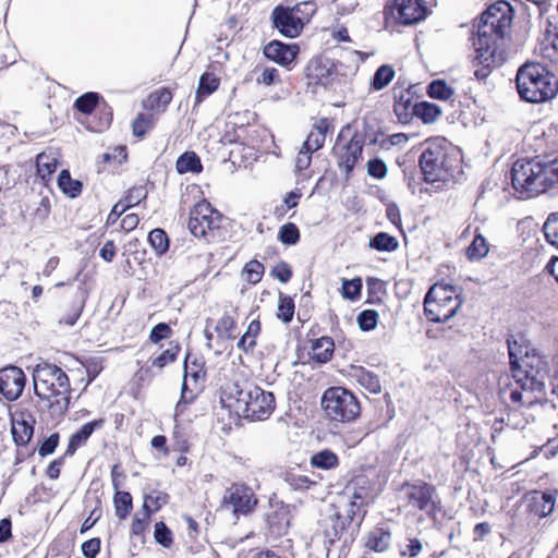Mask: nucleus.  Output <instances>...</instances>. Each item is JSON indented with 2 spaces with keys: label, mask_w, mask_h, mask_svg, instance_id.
I'll list each match as a JSON object with an SVG mask.
<instances>
[{
  "label": "nucleus",
  "mask_w": 558,
  "mask_h": 558,
  "mask_svg": "<svg viewBox=\"0 0 558 558\" xmlns=\"http://www.w3.org/2000/svg\"><path fill=\"white\" fill-rule=\"evenodd\" d=\"M349 132V128L341 130L333 146L337 165L347 175L352 172L356 161L361 158L364 146L363 135L354 133L347 138Z\"/></svg>",
  "instance_id": "nucleus-10"
},
{
  "label": "nucleus",
  "mask_w": 558,
  "mask_h": 558,
  "mask_svg": "<svg viewBox=\"0 0 558 558\" xmlns=\"http://www.w3.org/2000/svg\"><path fill=\"white\" fill-rule=\"evenodd\" d=\"M355 501H350L344 513L331 510V513L324 520V533L329 542H335L351 523L355 514Z\"/></svg>",
  "instance_id": "nucleus-17"
},
{
  "label": "nucleus",
  "mask_w": 558,
  "mask_h": 558,
  "mask_svg": "<svg viewBox=\"0 0 558 558\" xmlns=\"http://www.w3.org/2000/svg\"><path fill=\"white\" fill-rule=\"evenodd\" d=\"M310 462L313 468L332 470L339 465V458L333 451L324 449L312 454Z\"/></svg>",
  "instance_id": "nucleus-27"
},
{
  "label": "nucleus",
  "mask_w": 558,
  "mask_h": 558,
  "mask_svg": "<svg viewBox=\"0 0 558 558\" xmlns=\"http://www.w3.org/2000/svg\"><path fill=\"white\" fill-rule=\"evenodd\" d=\"M547 161L519 159L511 168V182L520 198H530L550 191Z\"/></svg>",
  "instance_id": "nucleus-7"
},
{
  "label": "nucleus",
  "mask_w": 558,
  "mask_h": 558,
  "mask_svg": "<svg viewBox=\"0 0 558 558\" xmlns=\"http://www.w3.org/2000/svg\"><path fill=\"white\" fill-rule=\"evenodd\" d=\"M317 7L313 1H303L294 7H290V11H293V14L301 20V24L304 26L306 22L314 15Z\"/></svg>",
  "instance_id": "nucleus-45"
},
{
  "label": "nucleus",
  "mask_w": 558,
  "mask_h": 558,
  "mask_svg": "<svg viewBox=\"0 0 558 558\" xmlns=\"http://www.w3.org/2000/svg\"><path fill=\"white\" fill-rule=\"evenodd\" d=\"M357 323L363 331L373 330L378 323V313L374 310H365L359 314Z\"/></svg>",
  "instance_id": "nucleus-48"
},
{
  "label": "nucleus",
  "mask_w": 558,
  "mask_h": 558,
  "mask_svg": "<svg viewBox=\"0 0 558 558\" xmlns=\"http://www.w3.org/2000/svg\"><path fill=\"white\" fill-rule=\"evenodd\" d=\"M34 390L41 410L61 417L70 404V381L62 368L49 363L38 364L33 372Z\"/></svg>",
  "instance_id": "nucleus-2"
},
{
  "label": "nucleus",
  "mask_w": 558,
  "mask_h": 558,
  "mask_svg": "<svg viewBox=\"0 0 558 558\" xmlns=\"http://www.w3.org/2000/svg\"><path fill=\"white\" fill-rule=\"evenodd\" d=\"M277 77H278L277 69L265 68V69H263L260 75L257 77V83L269 86L272 83H275Z\"/></svg>",
  "instance_id": "nucleus-62"
},
{
  "label": "nucleus",
  "mask_w": 558,
  "mask_h": 558,
  "mask_svg": "<svg viewBox=\"0 0 558 558\" xmlns=\"http://www.w3.org/2000/svg\"><path fill=\"white\" fill-rule=\"evenodd\" d=\"M388 173L387 165L380 158H374L367 162V174L372 178L381 180Z\"/></svg>",
  "instance_id": "nucleus-51"
},
{
  "label": "nucleus",
  "mask_w": 558,
  "mask_h": 558,
  "mask_svg": "<svg viewBox=\"0 0 558 558\" xmlns=\"http://www.w3.org/2000/svg\"><path fill=\"white\" fill-rule=\"evenodd\" d=\"M98 101V94L86 93L80 96L74 104V107L82 113L89 114L95 109Z\"/></svg>",
  "instance_id": "nucleus-46"
},
{
  "label": "nucleus",
  "mask_w": 558,
  "mask_h": 558,
  "mask_svg": "<svg viewBox=\"0 0 558 558\" xmlns=\"http://www.w3.org/2000/svg\"><path fill=\"white\" fill-rule=\"evenodd\" d=\"M322 407L326 416L338 423H351L361 412L356 397L342 387L328 388L323 395Z\"/></svg>",
  "instance_id": "nucleus-9"
},
{
  "label": "nucleus",
  "mask_w": 558,
  "mask_h": 558,
  "mask_svg": "<svg viewBox=\"0 0 558 558\" xmlns=\"http://www.w3.org/2000/svg\"><path fill=\"white\" fill-rule=\"evenodd\" d=\"M222 402L232 409L239 416L252 421H264L275 410V396L265 391L257 385L243 381L228 384L223 390Z\"/></svg>",
  "instance_id": "nucleus-3"
},
{
  "label": "nucleus",
  "mask_w": 558,
  "mask_h": 558,
  "mask_svg": "<svg viewBox=\"0 0 558 558\" xmlns=\"http://www.w3.org/2000/svg\"><path fill=\"white\" fill-rule=\"evenodd\" d=\"M33 422V420H26L23 414L21 418L12 420V437L17 446H24L31 440L34 433Z\"/></svg>",
  "instance_id": "nucleus-23"
},
{
  "label": "nucleus",
  "mask_w": 558,
  "mask_h": 558,
  "mask_svg": "<svg viewBox=\"0 0 558 558\" xmlns=\"http://www.w3.org/2000/svg\"><path fill=\"white\" fill-rule=\"evenodd\" d=\"M219 84L220 81L214 73L205 72L199 78L195 96L196 104H201L205 97L216 92Z\"/></svg>",
  "instance_id": "nucleus-26"
},
{
  "label": "nucleus",
  "mask_w": 558,
  "mask_h": 558,
  "mask_svg": "<svg viewBox=\"0 0 558 558\" xmlns=\"http://www.w3.org/2000/svg\"><path fill=\"white\" fill-rule=\"evenodd\" d=\"M105 421L102 418L95 420L88 423H85L77 432H75L68 444V448L65 450L66 456H73L74 452L84 446L92 434L102 427Z\"/></svg>",
  "instance_id": "nucleus-20"
},
{
  "label": "nucleus",
  "mask_w": 558,
  "mask_h": 558,
  "mask_svg": "<svg viewBox=\"0 0 558 558\" xmlns=\"http://www.w3.org/2000/svg\"><path fill=\"white\" fill-rule=\"evenodd\" d=\"M294 315V302L293 300L286 295L280 293L279 295V303H278V318L281 319L284 323H290Z\"/></svg>",
  "instance_id": "nucleus-44"
},
{
  "label": "nucleus",
  "mask_w": 558,
  "mask_h": 558,
  "mask_svg": "<svg viewBox=\"0 0 558 558\" xmlns=\"http://www.w3.org/2000/svg\"><path fill=\"white\" fill-rule=\"evenodd\" d=\"M517 90L520 99L541 104L553 99L558 93V80L541 63H525L517 73Z\"/></svg>",
  "instance_id": "nucleus-6"
},
{
  "label": "nucleus",
  "mask_w": 558,
  "mask_h": 558,
  "mask_svg": "<svg viewBox=\"0 0 558 558\" xmlns=\"http://www.w3.org/2000/svg\"><path fill=\"white\" fill-rule=\"evenodd\" d=\"M555 496L549 492H532L525 497L526 510L538 518L549 515L555 508Z\"/></svg>",
  "instance_id": "nucleus-19"
},
{
  "label": "nucleus",
  "mask_w": 558,
  "mask_h": 558,
  "mask_svg": "<svg viewBox=\"0 0 558 558\" xmlns=\"http://www.w3.org/2000/svg\"><path fill=\"white\" fill-rule=\"evenodd\" d=\"M547 242L558 247V213L549 215L543 227Z\"/></svg>",
  "instance_id": "nucleus-43"
},
{
  "label": "nucleus",
  "mask_w": 558,
  "mask_h": 558,
  "mask_svg": "<svg viewBox=\"0 0 558 558\" xmlns=\"http://www.w3.org/2000/svg\"><path fill=\"white\" fill-rule=\"evenodd\" d=\"M308 76L311 78L317 80V82L326 85L328 83V77L330 76V72L328 69L322 66L318 63L312 64L310 66Z\"/></svg>",
  "instance_id": "nucleus-56"
},
{
  "label": "nucleus",
  "mask_w": 558,
  "mask_h": 558,
  "mask_svg": "<svg viewBox=\"0 0 558 558\" xmlns=\"http://www.w3.org/2000/svg\"><path fill=\"white\" fill-rule=\"evenodd\" d=\"M335 351L332 338L324 336L313 341L311 347V357L317 363L324 364L331 360Z\"/></svg>",
  "instance_id": "nucleus-22"
},
{
  "label": "nucleus",
  "mask_w": 558,
  "mask_h": 558,
  "mask_svg": "<svg viewBox=\"0 0 558 558\" xmlns=\"http://www.w3.org/2000/svg\"><path fill=\"white\" fill-rule=\"evenodd\" d=\"M154 537L158 544L166 548H169L173 543L172 533L162 521L155 524Z\"/></svg>",
  "instance_id": "nucleus-47"
},
{
  "label": "nucleus",
  "mask_w": 558,
  "mask_h": 558,
  "mask_svg": "<svg viewBox=\"0 0 558 558\" xmlns=\"http://www.w3.org/2000/svg\"><path fill=\"white\" fill-rule=\"evenodd\" d=\"M513 20V9L507 1L492 4L481 16L476 37L473 39L475 60L483 65L475 71L484 78L489 69L501 65L507 59V49Z\"/></svg>",
  "instance_id": "nucleus-1"
},
{
  "label": "nucleus",
  "mask_w": 558,
  "mask_h": 558,
  "mask_svg": "<svg viewBox=\"0 0 558 558\" xmlns=\"http://www.w3.org/2000/svg\"><path fill=\"white\" fill-rule=\"evenodd\" d=\"M395 71L390 65H381L379 66L372 81V86L375 90H380L385 88L393 78Z\"/></svg>",
  "instance_id": "nucleus-37"
},
{
  "label": "nucleus",
  "mask_w": 558,
  "mask_h": 558,
  "mask_svg": "<svg viewBox=\"0 0 558 558\" xmlns=\"http://www.w3.org/2000/svg\"><path fill=\"white\" fill-rule=\"evenodd\" d=\"M82 307H83L82 304H76V305L72 306L70 308L69 313L66 314V316L61 317L59 319V324H64L66 326H73L76 323V320L78 319V317L81 316Z\"/></svg>",
  "instance_id": "nucleus-61"
},
{
  "label": "nucleus",
  "mask_w": 558,
  "mask_h": 558,
  "mask_svg": "<svg viewBox=\"0 0 558 558\" xmlns=\"http://www.w3.org/2000/svg\"><path fill=\"white\" fill-rule=\"evenodd\" d=\"M415 113L425 123H432L440 116L441 110L437 105L424 101L415 106Z\"/></svg>",
  "instance_id": "nucleus-39"
},
{
  "label": "nucleus",
  "mask_w": 558,
  "mask_h": 558,
  "mask_svg": "<svg viewBox=\"0 0 558 558\" xmlns=\"http://www.w3.org/2000/svg\"><path fill=\"white\" fill-rule=\"evenodd\" d=\"M488 253V244L482 234H476L466 250L470 259H481Z\"/></svg>",
  "instance_id": "nucleus-38"
},
{
  "label": "nucleus",
  "mask_w": 558,
  "mask_h": 558,
  "mask_svg": "<svg viewBox=\"0 0 558 558\" xmlns=\"http://www.w3.org/2000/svg\"><path fill=\"white\" fill-rule=\"evenodd\" d=\"M353 378L371 393H379L381 386L379 378L376 374L363 367H357L352 373Z\"/></svg>",
  "instance_id": "nucleus-25"
},
{
  "label": "nucleus",
  "mask_w": 558,
  "mask_h": 558,
  "mask_svg": "<svg viewBox=\"0 0 558 558\" xmlns=\"http://www.w3.org/2000/svg\"><path fill=\"white\" fill-rule=\"evenodd\" d=\"M272 272L275 277L283 283L288 282L292 276L291 268L287 263H281L277 265L274 268Z\"/></svg>",
  "instance_id": "nucleus-64"
},
{
  "label": "nucleus",
  "mask_w": 558,
  "mask_h": 558,
  "mask_svg": "<svg viewBox=\"0 0 558 558\" xmlns=\"http://www.w3.org/2000/svg\"><path fill=\"white\" fill-rule=\"evenodd\" d=\"M264 270V265L260 262L253 259L245 264L242 277L248 283L256 284L262 280Z\"/></svg>",
  "instance_id": "nucleus-35"
},
{
  "label": "nucleus",
  "mask_w": 558,
  "mask_h": 558,
  "mask_svg": "<svg viewBox=\"0 0 558 558\" xmlns=\"http://www.w3.org/2000/svg\"><path fill=\"white\" fill-rule=\"evenodd\" d=\"M171 100L172 93L168 88H161L148 97L150 108L159 112H163Z\"/></svg>",
  "instance_id": "nucleus-36"
},
{
  "label": "nucleus",
  "mask_w": 558,
  "mask_h": 558,
  "mask_svg": "<svg viewBox=\"0 0 558 558\" xmlns=\"http://www.w3.org/2000/svg\"><path fill=\"white\" fill-rule=\"evenodd\" d=\"M258 499L253 488L243 482L232 483L221 500V508L230 510L233 515H247L257 506Z\"/></svg>",
  "instance_id": "nucleus-11"
},
{
  "label": "nucleus",
  "mask_w": 558,
  "mask_h": 558,
  "mask_svg": "<svg viewBox=\"0 0 558 558\" xmlns=\"http://www.w3.org/2000/svg\"><path fill=\"white\" fill-rule=\"evenodd\" d=\"M390 541L391 534L388 531L376 529L369 533L366 546L376 553H383L389 547Z\"/></svg>",
  "instance_id": "nucleus-29"
},
{
  "label": "nucleus",
  "mask_w": 558,
  "mask_h": 558,
  "mask_svg": "<svg viewBox=\"0 0 558 558\" xmlns=\"http://www.w3.org/2000/svg\"><path fill=\"white\" fill-rule=\"evenodd\" d=\"M263 52L267 59L282 66H288L295 60L299 47L295 44L272 40L264 47Z\"/></svg>",
  "instance_id": "nucleus-18"
},
{
  "label": "nucleus",
  "mask_w": 558,
  "mask_h": 558,
  "mask_svg": "<svg viewBox=\"0 0 558 558\" xmlns=\"http://www.w3.org/2000/svg\"><path fill=\"white\" fill-rule=\"evenodd\" d=\"M330 123L327 119H320L311 130L306 141L303 143V148L307 151H316L324 146L326 134L329 130Z\"/></svg>",
  "instance_id": "nucleus-21"
},
{
  "label": "nucleus",
  "mask_w": 558,
  "mask_h": 558,
  "mask_svg": "<svg viewBox=\"0 0 558 558\" xmlns=\"http://www.w3.org/2000/svg\"><path fill=\"white\" fill-rule=\"evenodd\" d=\"M149 244L157 255L165 254L169 248V238L162 229H154L148 235Z\"/></svg>",
  "instance_id": "nucleus-34"
},
{
  "label": "nucleus",
  "mask_w": 558,
  "mask_h": 558,
  "mask_svg": "<svg viewBox=\"0 0 558 558\" xmlns=\"http://www.w3.org/2000/svg\"><path fill=\"white\" fill-rule=\"evenodd\" d=\"M271 20L274 27L288 38L298 37L304 27L300 17L295 16L293 11H290V7L277 5L271 12Z\"/></svg>",
  "instance_id": "nucleus-16"
},
{
  "label": "nucleus",
  "mask_w": 558,
  "mask_h": 558,
  "mask_svg": "<svg viewBox=\"0 0 558 558\" xmlns=\"http://www.w3.org/2000/svg\"><path fill=\"white\" fill-rule=\"evenodd\" d=\"M147 192L143 186H136L131 189L122 201L123 204L131 208L140 204L144 198H146Z\"/></svg>",
  "instance_id": "nucleus-53"
},
{
  "label": "nucleus",
  "mask_w": 558,
  "mask_h": 558,
  "mask_svg": "<svg viewBox=\"0 0 558 558\" xmlns=\"http://www.w3.org/2000/svg\"><path fill=\"white\" fill-rule=\"evenodd\" d=\"M501 423H505L508 427L513 429H522L525 427L527 421L520 410L513 409L507 413L506 417L501 418Z\"/></svg>",
  "instance_id": "nucleus-50"
},
{
  "label": "nucleus",
  "mask_w": 558,
  "mask_h": 558,
  "mask_svg": "<svg viewBox=\"0 0 558 558\" xmlns=\"http://www.w3.org/2000/svg\"><path fill=\"white\" fill-rule=\"evenodd\" d=\"M259 333H260V323L258 319H253L248 324L244 335L239 340L238 348L244 352L252 351L256 345V338L258 337Z\"/></svg>",
  "instance_id": "nucleus-30"
},
{
  "label": "nucleus",
  "mask_w": 558,
  "mask_h": 558,
  "mask_svg": "<svg viewBox=\"0 0 558 558\" xmlns=\"http://www.w3.org/2000/svg\"><path fill=\"white\" fill-rule=\"evenodd\" d=\"M427 93L432 98L448 100L452 95V88L445 81H433L427 88Z\"/></svg>",
  "instance_id": "nucleus-42"
},
{
  "label": "nucleus",
  "mask_w": 558,
  "mask_h": 558,
  "mask_svg": "<svg viewBox=\"0 0 558 558\" xmlns=\"http://www.w3.org/2000/svg\"><path fill=\"white\" fill-rule=\"evenodd\" d=\"M371 247L381 252H392L398 247V241L395 236L379 232L371 240Z\"/></svg>",
  "instance_id": "nucleus-33"
},
{
  "label": "nucleus",
  "mask_w": 558,
  "mask_h": 558,
  "mask_svg": "<svg viewBox=\"0 0 558 558\" xmlns=\"http://www.w3.org/2000/svg\"><path fill=\"white\" fill-rule=\"evenodd\" d=\"M179 173H199L203 169L199 157L194 151H185L182 154L175 163Z\"/></svg>",
  "instance_id": "nucleus-28"
},
{
  "label": "nucleus",
  "mask_w": 558,
  "mask_h": 558,
  "mask_svg": "<svg viewBox=\"0 0 558 558\" xmlns=\"http://www.w3.org/2000/svg\"><path fill=\"white\" fill-rule=\"evenodd\" d=\"M547 174L550 190L558 191V156L547 161Z\"/></svg>",
  "instance_id": "nucleus-58"
},
{
  "label": "nucleus",
  "mask_w": 558,
  "mask_h": 558,
  "mask_svg": "<svg viewBox=\"0 0 558 558\" xmlns=\"http://www.w3.org/2000/svg\"><path fill=\"white\" fill-rule=\"evenodd\" d=\"M58 158L51 151H43L36 158L37 173L44 182H48L56 171Z\"/></svg>",
  "instance_id": "nucleus-24"
},
{
  "label": "nucleus",
  "mask_w": 558,
  "mask_h": 558,
  "mask_svg": "<svg viewBox=\"0 0 558 558\" xmlns=\"http://www.w3.org/2000/svg\"><path fill=\"white\" fill-rule=\"evenodd\" d=\"M59 442V435L57 433L50 435L40 446L39 454L41 457L48 456L54 451Z\"/></svg>",
  "instance_id": "nucleus-60"
},
{
  "label": "nucleus",
  "mask_w": 558,
  "mask_h": 558,
  "mask_svg": "<svg viewBox=\"0 0 558 558\" xmlns=\"http://www.w3.org/2000/svg\"><path fill=\"white\" fill-rule=\"evenodd\" d=\"M400 492L407 500V506L432 514L437 510L436 489L427 483H404Z\"/></svg>",
  "instance_id": "nucleus-12"
},
{
  "label": "nucleus",
  "mask_w": 558,
  "mask_h": 558,
  "mask_svg": "<svg viewBox=\"0 0 558 558\" xmlns=\"http://www.w3.org/2000/svg\"><path fill=\"white\" fill-rule=\"evenodd\" d=\"M180 352V345L178 343H170V347L161 352L158 356L151 360V365L159 369H162L169 363L175 361L178 354Z\"/></svg>",
  "instance_id": "nucleus-41"
},
{
  "label": "nucleus",
  "mask_w": 558,
  "mask_h": 558,
  "mask_svg": "<svg viewBox=\"0 0 558 558\" xmlns=\"http://www.w3.org/2000/svg\"><path fill=\"white\" fill-rule=\"evenodd\" d=\"M58 186L71 198L78 196L82 192V183L71 178L69 170H62L58 177Z\"/></svg>",
  "instance_id": "nucleus-31"
},
{
  "label": "nucleus",
  "mask_w": 558,
  "mask_h": 558,
  "mask_svg": "<svg viewBox=\"0 0 558 558\" xmlns=\"http://www.w3.org/2000/svg\"><path fill=\"white\" fill-rule=\"evenodd\" d=\"M155 117L151 113H140L133 121V134L137 137H143L149 129L155 124Z\"/></svg>",
  "instance_id": "nucleus-40"
},
{
  "label": "nucleus",
  "mask_w": 558,
  "mask_h": 558,
  "mask_svg": "<svg viewBox=\"0 0 558 558\" xmlns=\"http://www.w3.org/2000/svg\"><path fill=\"white\" fill-rule=\"evenodd\" d=\"M361 279L344 280L342 283V294L349 300L357 299L361 294Z\"/></svg>",
  "instance_id": "nucleus-54"
},
{
  "label": "nucleus",
  "mask_w": 558,
  "mask_h": 558,
  "mask_svg": "<svg viewBox=\"0 0 558 558\" xmlns=\"http://www.w3.org/2000/svg\"><path fill=\"white\" fill-rule=\"evenodd\" d=\"M312 154H313V151H307L306 148L302 147L300 149L298 157H296V161H295V170L298 172H302L311 166V162H312L311 155Z\"/></svg>",
  "instance_id": "nucleus-59"
},
{
  "label": "nucleus",
  "mask_w": 558,
  "mask_h": 558,
  "mask_svg": "<svg viewBox=\"0 0 558 558\" xmlns=\"http://www.w3.org/2000/svg\"><path fill=\"white\" fill-rule=\"evenodd\" d=\"M235 326L234 319L228 315L225 314L220 317V319L217 322L215 326V331L218 333L221 338H228L231 336V331Z\"/></svg>",
  "instance_id": "nucleus-52"
},
{
  "label": "nucleus",
  "mask_w": 558,
  "mask_h": 558,
  "mask_svg": "<svg viewBox=\"0 0 558 558\" xmlns=\"http://www.w3.org/2000/svg\"><path fill=\"white\" fill-rule=\"evenodd\" d=\"M26 376L17 366H5L0 368V395L7 401L17 400L25 388Z\"/></svg>",
  "instance_id": "nucleus-15"
},
{
  "label": "nucleus",
  "mask_w": 558,
  "mask_h": 558,
  "mask_svg": "<svg viewBox=\"0 0 558 558\" xmlns=\"http://www.w3.org/2000/svg\"><path fill=\"white\" fill-rule=\"evenodd\" d=\"M101 542L94 537L82 544V553L86 558H95L100 551Z\"/></svg>",
  "instance_id": "nucleus-57"
},
{
  "label": "nucleus",
  "mask_w": 558,
  "mask_h": 558,
  "mask_svg": "<svg viewBox=\"0 0 558 558\" xmlns=\"http://www.w3.org/2000/svg\"><path fill=\"white\" fill-rule=\"evenodd\" d=\"M113 504L117 517L120 520H123L132 510V496L128 492H120L117 489L116 495L113 497Z\"/></svg>",
  "instance_id": "nucleus-32"
},
{
  "label": "nucleus",
  "mask_w": 558,
  "mask_h": 558,
  "mask_svg": "<svg viewBox=\"0 0 558 558\" xmlns=\"http://www.w3.org/2000/svg\"><path fill=\"white\" fill-rule=\"evenodd\" d=\"M171 333L172 330L168 324L159 323L150 330L149 339L151 342L158 343L163 339H168Z\"/></svg>",
  "instance_id": "nucleus-55"
},
{
  "label": "nucleus",
  "mask_w": 558,
  "mask_h": 558,
  "mask_svg": "<svg viewBox=\"0 0 558 558\" xmlns=\"http://www.w3.org/2000/svg\"><path fill=\"white\" fill-rule=\"evenodd\" d=\"M385 14L396 23L408 26L424 20L427 9L424 0H393L385 9Z\"/></svg>",
  "instance_id": "nucleus-13"
},
{
  "label": "nucleus",
  "mask_w": 558,
  "mask_h": 558,
  "mask_svg": "<svg viewBox=\"0 0 558 558\" xmlns=\"http://www.w3.org/2000/svg\"><path fill=\"white\" fill-rule=\"evenodd\" d=\"M461 304L462 300L454 287L436 283L425 296L424 313L429 322L446 323L458 313Z\"/></svg>",
  "instance_id": "nucleus-8"
},
{
  "label": "nucleus",
  "mask_w": 558,
  "mask_h": 558,
  "mask_svg": "<svg viewBox=\"0 0 558 558\" xmlns=\"http://www.w3.org/2000/svg\"><path fill=\"white\" fill-rule=\"evenodd\" d=\"M146 506L148 504L153 507V510L158 511L162 506L168 502V495L165 493H158L156 496L147 495L146 497Z\"/></svg>",
  "instance_id": "nucleus-63"
},
{
  "label": "nucleus",
  "mask_w": 558,
  "mask_h": 558,
  "mask_svg": "<svg viewBox=\"0 0 558 558\" xmlns=\"http://www.w3.org/2000/svg\"><path fill=\"white\" fill-rule=\"evenodd\" d=\"M459 151L445 138L426 141L420 156V168L426 182H447L459 167Z\"/></svg>",
  "instance_id": "nucleus-4"
},
{
  "label": "nucleus",
  "mask_w": 558,
  "mask_h": 558,
  "mask_svg": "<svg viewBox=\"0 0 558 558\" xmlns=\"http://www.w3.org/2000/svg\"><path fill=\"white\" fill-rule=\"evenodd\" d=\"M300 239L299 229L294 223H286L280 228L279 240L283 244L292 245L295 244Z\"/></svg>",
  "instance_id": "nucleus-49"
},
{
  "label": "nucleus",
  "mask_w": 558,
  "mask_h": 558,
  "mask_svg": "<svg viewBox=\"0 0 558 558\" xmlns=\"http://www.w3.org/2000/svg\"><path fill=\"white\" fill-rule=\"evenodd\" d=\"M221 215L209 203L202 202L191 210L187 227L197 238L206 236L207 232L220 227Z\"/></svg>",
  "instance_id": "nucleus-14"
},
{
  "label": "nucleus",
  "mask_w": 558,
  "mask_h": 558,
  "mask_svg": "<svg viewBox=\"0 0 558 558\" xmlns=\"http://www.w3.org/2000/svg\"><path fill=\"white\" fill-rule=\"evenodd\" d=\"M510 366L514 381L523 391H543L547 376L546 362L517 340H508Z\"/></svg>",
  "instance_id": "nucleus-5"
}]
</instances>
